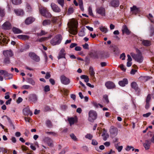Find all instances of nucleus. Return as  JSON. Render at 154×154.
Listing matches in <instances>:
<instances>
[{
  "mask_svg": "<svg viewBox=\"0 0 154 154\" xmlns=\"http://www.w3.org/2000/svg\"><path fill=\"white\" fill-rule=\"evenodd\" d=\"M136 50L137 53V54L131 52L130 53V55L136 61L140 63H141L143 60V57L142 56L141 53L137 48H136Z\"/></svg>",
  "mask_w": 154,
  "mask_h": 154,
  "instance_id": "nucleus-1",
  "label": "nucleus"
},
{
  "mask_svg": "<svg viewBox=\"0 0 154 154\" xmlns=\"http://www.w3.org/2000/svg\"><path fill=\"white\" fill-rule=\"evenodd\" d=\"M62 39L61 35L59 34L55 36L51 41V43L53 45H55L60 44Z\"/></svg>",
  "mask_w": 154,
  "mask_h": 154,
  "instance_id": "nucleus-2",
  "label": "nucleus"
},
{
  "mask_svg": "<svg viewBox=\"0 0 154 154\" xmlns=\"http://www.w3.org/2000/svg\"><path fill=\"white\" fill-rule=\"evenodd\" d=\"M97 116V114L96 112L93 110H91L88 112V120L91 122H93L96 119Z\"/></svg>",
  "mask_w": 154,
  "mask_h": 154,
  "instance_id": "nucleus-3",
  "label": "nucleus"
},
{
  "mask_svg": "<svg viewBox=\"0 0 154 154\" xmlns=\"http://www.w3.org/2000/svg\"><path fill=\"white\" fill-rule=\"evenodd\" d=\"M109 131L110 136L113 138L117 135L118 129L116 127L111 126L110 128Z\"/></svg>",
  "mask_w": 154,
  "mask_h": 154,
  "instance_id": "nucleus-4",
  "label": "nucleus"
},
{
  "mask_svg": "<svg viewBox=\"0 0 154 154\" xmlns=\"http://www.w3.org/2000/svg\"><path fill=\"white\" fill-rule=\"evenodd\" d=\"M3 54L4 57L10 58L14 55V53L11 50L4 51Z\"/></svg>",
  "mask_w": 154,
  "mask_h": 154,
  "instance_id": "nucleus-5",
  "label": "nucleus"
},
{
  "mask_svg": "<svg viewBox=\"0 0 154 154\" xmlns=\"http://www.w3.org/2000/svg\"><path fill=\"white\" fill-rule=\"evenodd\" d=\"M61 83L65 85H67L70 82V79L64 75H61L60 77Z\"/></svg>",
  "mask_w": 154,
  "mask_h": 154,
  "instance_id": "nucleus-6",
  "label": "nucleus"
},
{
  "mask_svg": "<svg viewBox=\"0 0 154 154\" xmlns=\"http://www.w3.org/2000/svg\"><path fill=\"white\" fill-rule=\"evenodd\" d=\"M29 56L30 58L36 62H38L40 61V58L34 52H31L29 53Z\"/></svg>",
  "mask_w": 154,
  "mask_h": 154,
  "instance_id": "nucleus-7",
  "label": "nucleus"
},
{
  "mask_svg": "<svg viewBox=\"0 0 154 154\" xmlns=\"http://www.w3.org/2000/svg\"><path fill=\"white\" fill-rule=\"evenodd\" d=\"M51 7L53 11L56 13H59L61 11L60 8L54 3H52L51 5Z\"/></svg>",
  "mask_w": 154,
  "mask_h": 154,
  "instance_id": "nucleus-8",
  "label": "nucleus"
},
{
  "mask_svg": "<svg viewBox=\"0 0 154 154\" xmlns=\"http://www.w3.org/2000/svg\"><path fill=\"white\" fill-rule=\"evenodd\" d=\"M105 85L107 88L111 89L115 87L116 86L113 82L111 81H108L105 83Z\"/></svg>",
  "mask_w": 154,
  "mask_h": 154,
  "instance_id": "nucleus-9",
  "label": "nucleus"
},
{
  "mask_svg": "<svg viewBox=\"0 0 154 154\" xmlns=\"http://www.w3.org/2000/svg\"><path fill=\"white\" fill-rule=\"evenodd\" d=\"M29 100L34 103H35L37 101L38 98L36 94H32L29 95Z\"/></svg>",
  "mask_w": 154,
  "mask_h": 154,
  "instance_id": "nucleus-10",
  "label": "nucleus"
},
{
  "mask_svg": "<svg viewBox=\"0 0 154 154\" xmlns=\"http://www.w3.org/2000/svg\"><path fill=\"white\" fill-rule=\"evenodd\" d=\"M96 11L97 13L102 16H105V9L102 7L98 8L96 10Z\"/></svg>",
  "mask_w": 154,
  "mask_h": 154,
  "instance_id": "nucleus-11",
  "label": "nucleus"
},
{
  "mask_svg": "<svg viewBox=\"0 0 154 154\" xmlns=\"http://www.w3.org/2000/svg\"><path fill=\"white\" fill-rule=\"evenodd\" d=\"M119 5V0H112L110 3V5L114 8L118 7Z\"/></svg>",
  "mask_w": 154,
  "mask_h": 154,
  "instance_id": "nucleus-12",
  "label": "nucleus"
},
{
  "mask_svg": "<svg viewBox=\"0 0 154 154\" xmlns=\"http://www.w3.org/2000/svg\"><path fill=\"white\" fill-rule=\"evenodd\" d=\"M131 86L132 88L134 89L136 92L139 94L140 92V89L138 87V85L135 82H133L131 84Z\"/></svg>",
  "mask_w": 154,
  "mask_h": 154,
  "instance_id": "nucleus-13",
  "label": "nucleus"
},
{
  "mask_svg": "<svg viewBox=\"0 0 154 154\" xmlns=\"http://www.w3.org/2000/svg\"><path fill=\"white\" fill-rule=\"evenodd\" d=\"M14 11L16 15L18 16H23L24 14L23 10L21 9H15Z\"/></svg>",
  "mask_w": 154,
  "mask_h": 154,
  "instance_id": "nucleus-14",
  "label": "nucleus"
},
{
  "mask_svg": "<svg viewBox=\"0 0 154 154\" xmlns=\"http://www.w3.org/2000/svg\"><path fill=\"white\" fill-rule=\"evenodd\" d=\"M2 27L4 29L9 30L11 28V26L10 23L7 21L2 25Z\"/></svg>",
  "mask_w": 154,
  "mask_h": 154,
  "instance_id": "nucleus-15",
  "label": "nucleus"
},
{
  "mask_svg": "<svg viewBox=\"0 0 154 154\" xmlns=\"http://www.w3.org/2000/svg\"><path fill=\"white\" fill-rule=\"evenodd\" d=\"M77 25L74 23L71 29V34L73 35H76L77 33Z\"/></svg>",
  "mask_w": 154,
  "mask_h": 154,
  "instance_id": "nucleus-16",
  "label": "nucleus"
},
{
  "mask_svg": "<svg viewBox=\"0 0 154 154\" xmlns=\"http://www.w3.org/2000/svg\"><path fill=\"white\" fill-rule=\"evenodd\" d=\"M122 32L123 34L125 33L127 35H129L131 33V31L128 29L127 26L125 25H124L122 26Z\"/></svg>",
  "mask_w": 154,
  "mask_h": 154,
  "instance_id": "nucleus-17",
  "label": "nucleus"
},
{
  "mask_svg": "<svg viewBox=\"0 0 154 154\" xmlns=\"http://www.w3.org/2000/svg\"><path fill=\"white\" fill-rule=\"evenodd\" d=\"M66 54L65 53V50L63 49H62L60 51L59 53V56L58 57V58L59 59L62 58H64L65 60H66L65 57Z\"/></svg>",
  "mask_w": 154,
  "mask_h": 154,
  "instance_id": "nucleus-18",
  "label": "nucleus"
},
{
  "mask_svg": "<svg viewBox=\"0 0 154 154\" xmlns=\"http://www.w3.org/2000/svg\"><path fill=\"white\" fill-rule=\"evenodd\" d=\"M23 112L25 116H28L29 115L31 116L32 115V112L30 110V109L28 107H27L23 109Z\"/></svg>",
  "mask_w": 154,
  "mask_h": 154,
  "instance_id": "nucleus-19",
  "label": "nucleus"
},
{
  "mask_svg": "<svg viewBox=\"0 0 154 154\" xmlns=\"http://www.w3.org/2000/svg\"><path fill=\"white\" fill-rule=\"evenodd\" d=\"M151 144V142L149 140H146L145 143L143 144V146L146 150L149 149Z\"/></svg>",
  "mask_w": 154,
  "mask_h": 154,
  "instance_id": "nucleus-20",
  "label": "nucleus"
},
{
  "mask_svg": "<svg viewBox=\"0 0 154 154\" xmlns=\"http://www.w3.org/2000/svg\"><path fill=\"white\" fill-rule=\"evenodd\" d=\"M35 20V19L32 17H29L26 19L25 21V23L27 25L29 24Z\"/></svg>",
  "mask_w": 154,
  "mask_h": 154,
  "instance_id": "nucleus-21",
  "label": "nucleus"
},
{
  "mask_svg": "<svg viewBox=\"0 0 154 154\" xmlns=\"http://www.w3.org/2000/svg\"><path fill=\"white\" fill-rule=\"evenodd\" d=\"M128 80L126 79H124L123 80L120 81L119 82V85L122 87L125 86L126 85L128 84Z\"/></svg>",
  "mask_w": 154,
  "mask_h": 154,
  "instance_id": "nucleus-22",
  "label": "nucleus"
},
{
  "mask_svg": "<svg viewBox=\"0 0 154 154\" xmlns=\"http://www.w3.org/2000/svg\"><path fill=\"white\" fill-rule=\"evenodd\" d=\"M45 140L49 146H53V142L51 139L48 137H47L45 138Z\"/></svg>",
  "mask_w": 154,
  "mask_h": 154,
  "instance_id": "nucleus-23",
  "label": "nucleus"
},
{
  "mask_svg": "<svg viewBox=\"0 0 154 154\" xmlns=\"http://www.w3.org/2000/svg\"><path fill=\"white\" fill-rule=\"evenodd\" d=\"M113 47L112 50L114 52V54L115 55H117L119 54L120 53V51L118 47L116 46L112 47V46H110V47Z\"/></svg>",
  "mask_w": 154,
  "mask_h": 154,
  "instance_id": "nucleus-24",
  "label": "nucleus"
},
{
  "mask_svg": "<svg viewBox=\"0 0 154 154\" xmlns=\"http://www.w3.org/2000/svg\"><path fill=\"white\" fill-rule=\"evenodd\" d=\"M47 9L46 8L44 7H40L39 8V11L41 14L43 16L44 15Z\"/></svg>",
  "mask_w": 154,
  "mask_h": 154,
  "instance_id": "nucleus-25",
  "label": "nucleus"
},
{
  "mask_svg": "<svg viewBox=\"0 0 154 154\" xmlns=\"http://www.w3.org/2000/svg\"><path fill=\"white\" fill-rule=\"evenodd\" d=\"M90 56L91 57L94 59L98 58V52H94L90 53Z\"/></svg>",
  "mask_w": 154,
  "mask_h": 154,
  "instance_id": "nucleus-26",
  "label": "nucleus"
},
{
  "mask_svg": "<svg viewBox=\"0 0 154 154\" xmlns=\"http://www.w3.org/2000/svg\"><path fill=\"white\" fill-rule=\"evenodd\" d=\"M17 37L20 39H21L23 40L28 39L29 38V36L22 35H18L17 36Z\"/></svg>",
  "mask_w": 154,
  "mask_h": 154,
  "instance_id": "nucleus-27",
  "label": "nucleus"
},
{
  "mask_svg": "<svg viewBox=\"0 0 154 154\" xmlns=\"http://www.w3.org/2000/svg\"><path fill=\"white\" fill-rule=\"evenodd\" d=\"M141 41L142 45L145 46H148L150 45V42L149 40H143Z\"/></svg>",
  "mask_w": 154,
  "mask_h": 154,
  "instance_id": "nucleus-28",
  "label": "nucleus"
},
{
  "mask_svg": "<svg viewBox=\"0 0 154 154\" xmlns=\"http://www.w3.org/2000/svg\"><path fill=\"white\" fill-rule=\"evenodd\" d=\"M106 53L104 52H98V58H102L109 57V55L106 56Z\"/></svg>",
  "mask_w": 154,
  "mask_h": 154,
  "instance_id": "nucleus-29",
  "label": "nucleus"
},
{
  "mask_svg": "<svg viewBox=\"0 0 154 154\" xmlns=\"http://www.w3.org/2000/svg\"><path fill=\"white\" fill-rule=\"evenodd\" d=\"M12 31L15 34H18L22 33V30L16 27H13L12 28Z\"/></svg>",
  "mask_w": 154,
  "mask_h": 154,
  "instance_id": "nucleus-30",
  "label": "nucleus"
},
{
  "mask_svg": "<svg viewBox=\"0 0 154 154\" xmlns=\"http://www.w3.org/2000/svg\"><path fill=\"white\" fill-rule=\"evenodd\" d=\"M105 129H104V131L102 134V136L103 137V139L104 140H106L109 137V135L107 133L104 132Z\"/></svg>",
  "mask_w": 154,
  "mask_h": 154,
  "instance_id": "nucleus-31",
  "label": "nucleus"
},
{
  "mask_svg": "<svg viewBox=\"0 0 154 154\" xmlns=\"http://www.w3.org/2000/svg\"><path fill=\"white\" fill-rule=\"evenodd\" d=\"M27 82L31 84L32 85H35V81L32 78H29L27 79Z\"/></svg>",
  "mask_w": 154,
  "mask_h": 154,
  "instance_id": "nucleus-32",
  "label": "nucleus"
},
{
  "mask_svg": "<svg viewBox=\"0 0 154 154\" xmlns=\"http://www.w3.org/2000/svg\"><path fill=\"white\" fill-rule=\"evenodd\" d=\"M10 63L11 62L10 58L4 57L3 60V63L4 64L7 65L10 64Z\"/></svg>",
  "mask_w": 154,
  "mask_h": 154,
  "instance_id": "nucleus-33",
  "label": "nucleus"
},
{
  "mask_svg": "<svg viewBox=\"0 0 154 154\" xmlns=\"http://www.w3.org/2000/svg\"><path fill=\"white\" fill-rule=\"evenodd\" d=\"M68 121L69 122L70 125L71 126L74 123L75 120L74 118L71 117L68 118Z\"/></svg>",
  "mask_w": 154,
  "mask_h": 154,
  "instance_id": "nucleus-34",
  "label": "nucleus"
},
{
  "mask_svg": "<svg viewBox=\"0 0 154 154\" xmlns=\"http://www.w3.org/2000/svg\"><path fill=\"white\" fill-rule=\"evenodd\" d=\"M131 10L133 13H136L138 12L139 9L136 6H134L132 7L131 8Z\"/></svg>",
  "mask_w": 154,
  "mask_h": 154,
  "instance_id": "nucleus-35",
  "label": "nucleus"
},
{
  "mask_svg": "<svg viewBox=\"0 0 154 154\" xmlns=\"http://www.w3.org/2000/svg\"><path fill=\"white\" fill-rule=\"evenodd\" d=\"M43 16L45 17L49 18L52 17V15L47 10V11L46 12V13H45L44 15H43Z\"/></svg>",
  "mask_w": 154,
  "mask_h": 154,
  "instance_id": "nucleus-36",
  "label": "nucleus"
},
{
  "mask_svg": "<svg viewBox=\"0 0 154 154\" xmlns=\"http://www.w3.org/2000/svg\"><path fill=\"white\" fill-rule=\"evenodd\" d=\"M149 35L150 36H152L154 34V28L151 26L149 30Z\"/></svg>",
  "mask_w": 154,
  "mask_h": 154,
  "instance_id": "nucleus-37",
  "label": "nucleus"
},
{
  "mask_svg": "<svg viewBox=\"0 0 154 154\" xmlns=\"http://www.w3.org/2000/svg\"><path fill=\"white\" fill-rule=\"evenodd\" d=\"M51 23V20H45L43 22V26H46L50 25Z\"/></svg>",
  "mask_w": 154,
  "mask_h": 154,
  "instance_id": "nucleus-38",
  "label": "nucleus"
},
{
  "mask_svg": "<svg viewBox=\"0 0 154 154\" xmlns=\"http://www.w3.org/2000/svg\"><path fill=\"white\" fill-rule=\"evenodd\" d=\"M89 73L91 75L94 76V75L95 72L94 71L93 68L92 67H90L89 69Z\"/></svg>",
  "mask_w": 154,
  "mask_h": 154,
  "instance_id": "nucleus-39",
  "label": "nucleus"
},
{
  "mask_svg": "<svg viewBox=\"0 0 154 154\" xmlns=\"http://www.w3.org/2000/svg\"><path fill=\"white\" fill-rule=\"evenodd\" d=\"M51 36L50 37H42L41 38H38L37 40V41H38L39 42H42L45 41L47 39L51 38Z\"/></svg>",
  "mask_w": 154,
  "mask_h": 154,
  "instance_id": "nucleus-40",
  "label": "nucleus"
},
{
  "mask_svg": "<svg viewBox=\"0 0 154 154\" xmlns=\"http://www.w3.org/2000/svg\"><path fill=\"white\" fill-rule=\"evenodd\" d=\"M46 126L49 128H51L52 126V122L49 120H47L46 121Z\"/></svg>",
  "mask_w": 154,
  "mask_h": 154,
  "instance_id": "nucleus-41",
  "label": "nucleus"
},
{
  "mask_svg": "<svg viewBox=\"0 0 154 154\" xmlns=\"http://www.w3.org/2000/svg\"><path fill=\"white\" fill-rule=\"evenodd\" d=\"M12 3L15 5H17L21 3V0H12Z\"/></svg>",
  "mask_w": 154,
  "mask_h": 154,
  "instance_id": "nucleus-42",
  "label": "nucleus"
},
{
  "mask_svg": "<svg viewBox=\"0 0 154 154\" xmlns=\"http://www.w3.org/2000/svg\"><path fill=\"white\" fill-rule=\"evenodd\" d=\"M100 29L101 31L104 33H106L108 31L107 28L103 26H100Z\"/></svg>",
  "mask_w": 154,
  "mask_h": 154,
  "instance_id": "nucleus-43",
  "label": "nucleus"
},
{
  "mask_svg": "<svg viewBox=\"0 0 154 154\" xmlns=\"http://www.w3.org/2000/svg\"><path fill=\"white\" fill-rule=\"evenodd\" d=\"M32 87L29 85H24L22 86L21 89H31Z\"/></svg>",
  "mask_w": 154,
  "mask_h": 154,
  "instance_id": "nucleus-44",
  "label": "nucleus"
},
{
  "mask_svg": "<svg viewBox=\"0 0 154 154\" xmlns=\"http://www.w3.org/2000/svg\"><path fill=\"white\" fill-rule=\"evenodd\" d=\"M47 33V32H45L44 30H42L41 32L40 33H37V35L38 36H41L43 35H45Z\"/></svg>",
  "mask_w": 154,
  "mask_h": 154,
  "instance_id": "nucleus-45",
  "label": "nucleus"
},
{
  "mask_svg": "<svg viewBox=\"0 0 154 154\" xmlns=\"http://www.w3.org/2000/svg\"><path fill=\"white\" fill-rule=\"evenodd\" d=\"M129 105L127 103H124L122 105V108L124 110H126L128 109Z\"/></svg>",
  "mask_w": 154,
  "mask_h": 154,
  "instance_id": "nucleus-46",
  "label": "nucleus"
},
{
  "mask_svg": "<svg viewBox=\"0 0 154 154\" xmlns=\"http://www.w3.org/2000/svg\"><path fill=\"white\" fill-rule=\"evenodd\" d=\"M26 8L27 11L31 12L32 11V8L29 4L28 3L26 5Z\"/></svg>",
  "mask_w": 154,
  "mask_h": 154,
  "instance_id": "nucleus-47",
  "label": "nucleus"
},
{
  "mask_svg": "<svg viewBox=\"0 0 154 154\" xmlns=\"http://www.w3.org/2000/svg\"><path fill=\"white\" fill-rule=\"evenodd\" d=\"M70 136L71 139L75 141H77V138L75 136L74 134L72 133L70 135Z\"/></svg>",
  "mask_w": 154,
  "mask_h": 154,
  "instance_id": "nucleus-48",
  "label": "nucleus"
},
{
  "mask_svg": "<svg viewBox=\"0 0 154 154\" xmlns=\"http://www.w3.org/2000/svg\"><path fill=\"white\" fill-rule=\"evenodd\" d=\"M85 137L86 138L91 140L92 139L93 136V135L90 134H88L85 136Z\"/></svg>",
  "mask_w": 154,
  "mask_h": 154,
  "instance_id": "nucleus-49",
  "label": "nucleus"
},
{
  "mask_svg": "<svg viewBox=\"0 0 154 154\" xmlns=\"http://www.w3.org/2000/svg\"><path fill=\"white\" fill-rule=\"evenodd\" d=\"M5 11L4 9L0 8V16L3 17L5 16Z\"/></svg>",
  "mask_w": 154,
  "mask_h": 154,
  "instance_id": "nucleus-50",
  "label": "nucleus"
},
{
  "mask_svg": "<svg viewBox=\"0 0 154 154\" xmlns=\"http://www.w3.org/2000/svg\"><path fill=\"white\" fill-rule=\"evenodd\" d=\"M58 3L60 4L62 7L64 5V0H57Z\"/></svg>",
  "mask_w": 154,
  "mask_h": 154,
  "instance_id": "nucleus-51",
  "label": "nucleus"
},
{
  "mask_svg": "<svg viewBox=\"0 0 154 154\" xmlns=\"http://www.w3.org/2000/svg\"><path fill=\"white\" fill-rule=\"evenodd\" d=\"M45 133L48 134V135H53V136H55L56 135V133L54 132H52V131H51V132H48V131H47L45 132Z\"/></svg>",
  "mask_w": 154,
  "mask_h": 154,
  "instance_id": "nucleus-52",
  "label": "nucleus"
},
{
  "mask_svg": "<svg viewBox=\"0 0 154 154\" xmlns=\"http://www.w3.org/2000/svg\"><path fill=\"white\" fill-rule=\"evenodd\" d=\"M93 106L96 108H98L99 107V103H97L96 102L93 101L91 102Z\"/></svg>",
  "mask_w": 154,
  "mask_h": 154,
  "instance_id": "nucleus-53",
  "label": "nucleus"
},
{
  "mask_svg": "<svg viewBox=\"0 0 154 154\" xmlns=\"http://www.w3.org/2000/svg\"><path fill=\"white\" fill-rule=\"evenodd\" d=\"M74 12L73 9L72 8H69L68 9V14H72Z\"/></svg>",
  "mask_w": 154,
  "mask_h": 154,
  "instance_id": "nucleus-54",
  "label": "nucleus"
},
{
  "mask_svg": "<svg viewBox=\"0 0 154 154\" xmlns=\"http://www.w3.org/2000/svg\"><path fill=\"white\" fill-rule=\"evenodd\" d=\"M2 37L1 36H0V44H2V42L3 43H6L7 39L5 38H3L2 39Z\"/></svg>",
  "mask_w": 154,
  "mask_h": 154,
  "instance_id": "nucleus-55",
  "label": "nucleus"
},
{
  "mask_svg": "<svg viewBox=\"0 0 154 154\" xmlns=\"http://www.w3.org/2000/svg\"><path fill=\"white\" fill-rule=\"evenodd\" d=\"M44 91L45 92H48L50 91V88L49 85H47L45 86L44 87Z\"/></svg>",
  "mask_w": 154,
  "mask_h": 154,
  "instance_id": "nucleus-56",
  "label": "nucleus"
},
{
  "mask_svg": "<svg viewBox=\"0 0 154 154\" xmlns=\"http://www.w3.org/2000/svg\"><path fill=\"white\" fill-rule=\"evenodd\" d=\"M103 98L105 99L106 102L108 103H109V100L108 98V97L107 95H105L103 96Z\"/></svg>",
  "mask_w": 154,
  "mask_h": 154,
  "instance_id": "nucleus-57",
  "label": "nucleus"
},
{
  "mask_svg": "<svg viewBox=\"0 0 154 154\" xmlns=\"http://www.w3.org/2000/svg\"><path fill=\"white\" fill-rule=\"evenodd\" d=\"M125 53H123L121 54L120 56V58L122 59V60H124L125 59Z\"/></svg>",
  "mask_w": 154,
  "mask_h": 154,
  "instance_id": "nucleus-58",
  "label": "nucleus"
},
{
  "mask_svg": "<svg viewBox=\"0 0 154 154\" xmlns=\"http://www.w3.org/2000/svg\"><path fill=\"white\" fill-rule=\"evenodd\" d=\"M91 144L93 145L96 146L98 144V143L95 140L93 139L92 140Z\"/></svg>",
  "mask_w": 154,
  "mask_h": 154,
  "instance_id": "nucleus-59",
  "label": "nucleus"
},
{
  "mask_svg": "<svg viewBox=\"0 0 154 154\" xmlns=\"http://www.w3.org/2000/svg\"><path fill=\"white\" fill-rule=\"evenodd\" d=\"M79 35L80 36H83L85 35V33L84 30H81L79 33Z\"/></svg>",
  "mask_w": 154,
  "mask_h": 154,
  "instance_id": "nucleus-60",
  "label": "nucleus"
},
{
  "mask_svg": "<svg viewBox=\"0 0 154 154\" xmlns=\"http://www.w3.org/2000/svg\"><path fill=\"white\" fill-rule=\"evenodd\" d=\"M88 13L89 14H90L91 16H93V13H92V8L90 7H89L88 8Z\"/></svg>",
  "mask_w": 154,
  "mask_h": 154,
  "instance_id": "nucleus-61",
  "label": "nucleus"
},
{
  "mask_svg": "<svg viewBox=\"0 0 154 154\" xmlns=\"http://www.w3.org/2000/svg\"><path fill=\"white\" fill-rule=\"evenodd\" d=\"M12 76V75L11 74L8 73V72L6 71L4 75V77H10Z\"/></svg>",
  "mask_w": 154,
  "mask_h": 154,
  "instance_id": "nucleus-62",
  "label": "nucleus"
},
{
  "mask_svg": "<svg viewBox=\"0 0 154 154\" xmlns=\"http://www.w3.org/2000/svg\"><path fill=\"white\" fill-rule=\"evenodd\" d=\"M83 48L86 49H89V45L87 43H85V44L82 45Z\"/></svg>",
  "mask_w": 154,
  "mask_h": 154,
  "instance_id": "nucleus-63",
  "label": "nucleus"
},
{
  "mask_svg": "<svg viewBox=\"0 0 154 154\" xmlns=\"http://www.w3.org/2000/svg\"><path fill=\"white\" fill-rule=\"evenodd\" d=\"M51 75L50 73L48 72H47L46 73L45 78L46 79H49L51 77Z\"/></svg>",
  "mask_w": 154,
  "mask_h": 154,
  "instance_id": "nucleus-64",
  "label": "nucleus"
}]
</instances>
